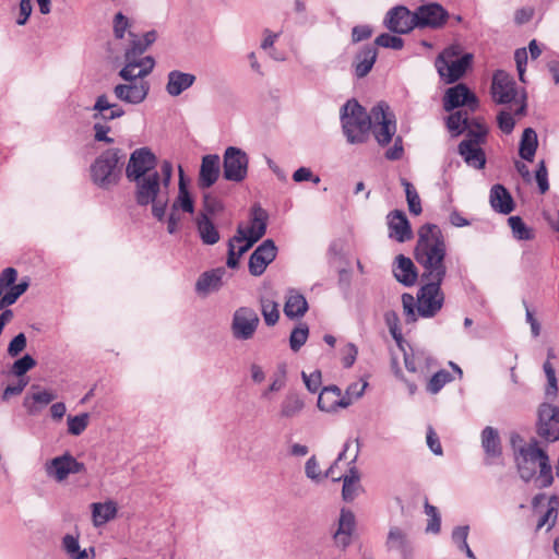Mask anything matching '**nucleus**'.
<instances>
[{"mask_svg":"<svg viewBox=\"0 0 559 559\" xmlns=\"http://www.w3.org/2000/svg\"><path fill=\"white\" fill-rule=\"evenodd\" d=\"M62 546L71 559H85L87 558V550L81 549L79 538L73 535L67 534L62 538Z\"/></svg>","mask_w":559,"mask_h":559,"instance_id":"de8ad7c7","label":"nucleus"},{"mask_svg":"<svg viewBox=\"0 0 559 559\" xmlns=\"http://www.w3.org/2000/svg\"><path fill=\"white\" fill-rule=\"evenodd\" d=\"M513 236L519 240H531L534 235L520 216H511L508 219Z\"/></svg>","mask_w":559,"mask_h":559,"instance_id":"09e8293b","label":"nucleus"},{"mask_svg":"<svg viewBox=\"0 0 559 559\" xmlns=\"http://www.w3.org/2000/svg\"><path fill=\"white\" fill-rule=\"evenodd\" d=\"M304 407V400L297 393L289 392L281 402L278 416L282 419H292L297 417Z\"/></svg>","mask_w":559,"mask_h":559,"instance_id":"f704fd0d","label":"nucleus"},{"mask_svg":"<svg viewBox=\"0 0 559 559\" xmlns=\"http://www.w3.org/2000/svg\"><path fill=\"white\" fill-rule=\"evenodd\" d=\"M481 447L489 457H498L501 454V444L498 431L487 426L481 431Z\"/></svg>","mask_w":559,"mask_h":559,"instance_id":"e433bc0d","label":"nucleus"},{"mask_svg":"<svg viewBox=\"0 0 559 559\" xmlns=\"http://www.w3.org/2000/svg\"><path fill=\"white\" fill-rule=\"evenodd\" d=\"M29 286V280L23 278L20 283L13 284L9 287V290L0 299V310L8 306L15 304V301L27 290Z\"/></svg>","mask_w":559,"mask_h":559,"instance_id":"c03bdc74","label":"nucleus"},{"mask_svg":"<svg viewBox=\"0 0 559 559\" xmlns=\"http://www.w3.org/2000/svg\"><path fill=\"white\" fill-rule=\"evenodd\" d=\"M155 37H133L128 40L123 53V68L131 69L132 73L139 70L153 71L155 61L151 56H143L146 49L154 43Z\"/></svg>","mask_w":559,"mask_h":559,"instance_id":"1a4fd4ad","label":"nucleus"},{"mask_svg":"<svg viewBox=\"0 0 559 559\" xmlns=\"http://www.w3.org/2000/svg\"><path fill=\"white\" fill-rule=\"evenodd\" d=\"M119 76L124 83H119L114 86V96L128 105H139L145 100L150 92V83L144 80L150 74V69L139 70L132 73L131 69L122 68L119 71Z\"/></svg>","mask_w":559,"mask_h":559,"instance_id":"423d86ee","label":"nucleus"},{"mask_svg":"<svg viewBox=\"0 0 559 559\" xmlns=\"http://www.w3.org/2000/svg\"><path fill=\"white\" fill-rule=\"evenodd\" d=\"M453 380L452 374L447 370L436 372L427 384V391L437 394L447 383Z\"/></svg>","mask_w":559,"mask_h":559,"instance_id":"6e6d98bb","label":"nucleus"},{"mask_svg":"<svg viewBox=\"0 0 559 559\" xmlns=\"http://www.w3.org/2000/svg\"><path fill=\"white\" fill-rule=\"evenodd\" d=\"M260 324L257 311L251 307H239L235 310L230 323V332L237 341L251 340Z\"/></svg>","mask_w":559,"mask_h":559,"instance_id":"9b49d317","label":"nucleus"},{"mask_svg":"<svg viewBox=\"0 0 559 559\" xmlns=\"http://www.w3.org/2000/svg\"><path fill=\"white\" fill-rule=\"evenodd\" d=\"M45 471L48 477L57 481H63L71 474H79L85 471V465L79 462L69 452L56 456L45 464Z\"/></svg>","mask_w":559,"mask_h":559,"instance_id":"2eb2a0df","label":"nucleus"},{"mask_svg":"<svg viewBox=\"0 0 559 559\" xmlns=\"http://www.w3.org/2000/svg\"><path fill=\"white\" fill-rule=\"evenodd\" d=\"M119 160V148H108L104 151L90 167L92 182L103 190H109L118 185L121 177Z\"/></svg>","mask_w":559,"mask_h":559,"instance_id":"0eeeda50","label":"nucleus"},{"mask_svg":"<svg viewBox=\"0 0 559 559\" xmlns=\"http://www.w3.org/2000/svg\"><path fill=\"white\" fill-rule=\"evenodd\" d=\"M535 178H536L540 193L547 192L549 189V182H548V171L546 168L545 160H540L538 163L537 169L535 171Z\"/></svg>","mask_w":559,"mask_h":559,"instance_id":"69168bd1","label":"nucleus"},{"mask_svg":"<svg viewBox=\"0 0 559 559\" xmlns=\"http://www.w3.org/2000/svg\"><path fill=\"white\" fill-rule=\"evenodd\" d=\"M308 335H309V329H308L307 324L300 323L298 326H296L292 331L290 337H289V345H290L292 350L298 352L301 348V346H304L305 343L307 342Z\"/></svg>","mask_w":559,"mask_h":559,"instance_id":"4d7b16f0","label":"nucleus"},{"mask_svg":"<svg viewBox=\"0 0 559 559\" xmlns=\"http://www.w3.org/2000/svg\"><path fill=\"white\" fill-rule=\"evenodd\" d=\"M537 433L548 442L559 440V406L549 402L539 405Z\"/></svg>","mask_w":559,"mask_h":559,"instance_id":"4468645a","label":"nucleus"},{"mask_svg":"<svg viewBox=\"0 0 559 559\" xmlns=\"http://www.w3.org/2000/svg\"><path fill=\"white\" fill-rule=\"evenodd\" d=\"M261 312L266 325L272 326L280 319L278 305L271 299H261Z\"/></svg>","mask_w":559,"mask_h":559,"instance_id":"603ef678","label":"nucleus"},{"mask_svg":"<svg viewBox=\"0 0 559 559\" xmlns=\"http://www.w3.org/2000/svg\"><path fill=\"white\" fill-rule=\"evenodd\" d=\"M267 213L259 205H254L251 210L250 226L245 228L247 238L254 237L259 229L262 228L266 233Z\"/></svg>","mask_w":559,"mask_h":559,"instance_id":"37998d69","label":"nucleus"},{"mask_svg":"<svg viewBox=\"0 0 559 559\" xmlns=\"http://www.w3.org/2000/svg\"><path fill=\"white\" fill-rule=\"evenodd\" d=\"M558 507H559V499L557 496H551L548 501V509L542 515L537 523V528H542L545 525H548V530H550L556 522L557 514H558Z\"/></svg>","mask_w":559,"mask_h":559,"instance_id":"8fccbe9b","label":"nucleus"},{"mask_svg":"<svg viewBox=\"0 0 559 559\" xmlns=\"http://www.w3.org/2000/svg\"><path fill=\"white\" fill-rule=\"evenodd\" d=\"M492 98L498 104H509L516 96V87L513 78L503 70H497L491 83Z\"/></svg>","mask_w":559,"mask_h":559,"instance_id":"6ab92c4d","label":"nucleus"},{"mask_svg":"<svg viewBox=\"0 0 559 559\" xmlns=\"http://www.w3.org/2000/svg\"><path fill=\"white\" fill-rule=\"evenodd\" d=\"M171 206L174 210H181L182 212L192 214L194 212V202L193 199L186 186L182 169L180 168V180H179V189L178 195L173 202Z\"/></svg>","mask_w":559,"mask_h":559,"instance_id":"ea45409f","label":"nucleus"},{"mask_svg":"<svg viewBox=\"0 0 559 559\" xmlns=\"http://www.w3.org/2000/svg\"><path fill=\"white\" fill-rule=\"evenodd\" d=\"M415 17L418 28H437L445 22L448 12L438 3H429L420 5L415 11Z\"/></svg>","mask_w":559,"mask_h":559,"instance_id":"412c9836","label":"nucleus"},{"mask_svg":"<svg viewBox=\"0 0 559 559\" xmlns=\"http://www.w3.org/2000/svg\"><path fill=\"white\" fill-rule=\"evenodd\" d=\"M457 152L467 166L475 169H481L485 167L486 155L480 146L474 145L471 141H462L459 144Z\"/></svg>","mask_w":559,"mask_h":559,"instance_id":"2f4dec72","label":"nucleus"},{"mask_svg":"<svg viewBox=\"0 0 559 559\" xmlns=\"http://www.w3.org/2000/svg\"><path fill=\"white\" fill-rule=\"evenodd\" d=\"M224 274V267H217L202 273L195 283V290L203 295L218 290L222 286V278Z\"/></svg>","mask_w":559,"mask_h":559,"instance_id":"473e14b6","label":"nucleus"},{"mask_svg":"<svg viewBox=\"0 0 559 559\" xmlns=\"http://www.w3.org/2000/svg\"><path fill=\"white\" fill-rule=\"evenodd\" d=\"M414 255L421 267L420 278H445L447 243L438 225L427 223L419 228Z\"/></svg>","mask_w":559,"mask_h":559,"instance_id":"f03ea898","label":"nucleus"},{"mask_svg":"<svg viewBox=\"0 0 559 559\" xmlns=\"http://www.w3.org/2000/svg\"><path fill=\"white\" fill-rule=\"evenodd\" d=\"M471 121L467 111L457 110L447 118V127L453 136H457L469 128Z\"/></svg>","mask_w":559,"mask_h":559,"instance_id":"79ce46f5","label":"nucleus"},{"mask_svg":"<svg viewBox=\"0 0 559 559\" xmlns=\"http://www.w3.org/2000/svg\"><path fill=\"white\" fill-rule=\"evenodd\" d=\"M462 106L474 112L478 108V99L465 84L459 83L447 90L443 108L445 111H452Z\"/></svg>","mask_w":559,"mask_h":559,"instance_id":"dca6fc26","label":"nucleus"},{"mask_svg":"<svg viewBox=\"0 0 559 559\" xmlns=\"http://www.w3.org/2000/svg\"><path fill=\"white\" fill-rule=\"evenodd\" d=\"M537 146L538 140L535 130L532 128L524 129L520 141L519 155L523 159L532 162L534 159Z\"/></svg>","mask_w":559,"mask_h":559,"instance_id":"c9c22d12","label":"nucleus"},{"mask_svg":"<svg viewBox=\"0 0 559 559\" xmlns=\"http://www.w3.org/2000/svg\"><path fill=\"white\" fill-rule=\"evenodd\" d=\"M466 138L463 141H471L474 145L480 146L486 141L487 128L474 120L471 121V126L466 129Z\"/></svg>","mask_w":559,"mask_h":559,"instance_id":"3c124183","label":"nucleus"},{"mask_svg":"<svg viewBox=\"0 0 559 559\" xmlns=\"http://www.w3.org/2000/svg\"><path fill=\"white\" fill-rule=\"evenodd\" d=\"M377 56L378 51L374 44L362 46L356 52L352 63L355 75L359 79L366 76L371 71L377 60Z\"/></svg>","mask_w":559,"mask_h":559,"instance_id":"a878e982","label":"nucleus"},{"mask_svg":"<svg viewBox=\"0 0 559 559\" xmlns=\"http://www.w3.org/2000/svg\"><path fill=\"white\" fill-rule=\"evenodd\" d=\"M36 366V360L28 354L16 359L12 367L11 373L15 377L23 378V376Z\"/></svg>","mask_w":559,"mask_h":559,"instance_id":"13d9d810","label":"nucleus"},{"mask_svg":"<svg viewBox=\"0 0 559 559\" xmlns=\"http://www.w3.org/2000/svg\"><path fill=\"white\" fill-rule=\"evenodd\" d=\"M302 380L307 390L311 393H316L319 391L321 386V371L314 370L310 374H307L305 371L301 372Z\"/></svg>","mask_w":559,"mask_h":559,"instance_id":"0e129e2a","label":"nucleus"},{"mask_svg":"<svg viewBox=\"0 0 559 559\" xmlns=\"http://www.w3.org/2000/svg\"><path fill=\"white\" fill-rule=\"evenodd\" d=\"M27 340L24 333L15 335L8 346V355L10 357H17L26 347Z\"/></svg>","mask_w":559,"mask_h":559,"instance_id":"e2e57ef3","label":"nucleus"},{"mask_svg":"<svg viewBox=\"0 0 559 559\" xmlns=\"http://www.w3.org/2000/svg\"><path fill=\"white\" fill-rule=\"evenodd\" d=\"M472 59V53L466 52L461 56V47L452 45L438 57L436 67L440 76L451 84L464 75Z\"/></svg>","mask_w":559,"mask_h":559,"instance_id":"6e6552de","label":"nucleus"},{"mask_svg":"<svg viewBox=\"0 0 559 559\" xmlns=\"http://www.w3.org/2000/svg\"><path fill=\"white\" fill-rule=\"evenodd\" d=\"M393 275L395 280L404 286H413L418 278V272L415 264L409 258L403 254H399L395 258Z\"/></svg>","mask_w":559,"mask_h":559,"instance_id":"bb28decb","label":"nucleus"},{"mask_svg":"<svg viewBox=\"0 0 559 559\" xmlns=\"http://www.w3.org/2000/svg\"><path fill=\"white\" fill-rule=\"evenodd\" d=\"M197 78L192 73L173 70L167 74L166 92L173 96H179L181 93L190 88Z\"/></svg>","mask_w":559,"mask_h":559,"instance_id":"c756f323","label":"nucleus"},{"mask_svg":"<svg viewBox=\"0 0 559 559\" xmlns=\"http://www.w3.org/2000/svg\"><path fill=\"white\" fill-rule=\"evenodd\" d=\"M384 24L391 32L400 35H405L417 27L415 12L412 13L404 5H396L389 10Z\"/></svg>","mask_w":559,"mask_h":559,"instance_id":"f3484780","label":"nucleus"},{"mask_svg":"<svg viewBox=\"0 0 559 559\" xmlns=\"http://www.w3.org/2000/svg\"><path fill=\"white\" fill-rule=\"evenodd\" d=\"M90 415L87 413H82L76 416L69 415L67 418L68 421V432L72 436H80L88 426Z\"/></svg>","mask_w":559,"mask_h":559,"instance_id":"864d4df0","label":"nucleus"},{"mask_svg":"<svg viewBox=\"0 0 559 559\" xmlns=\"http://www.w3.org/2000/svg\"><path fill=\"white\" fill-rule=\"evenodd\" d=\"M522 438L519 435L511 437L514 450V460L520 477L528 483L534 479L536 488H547L554 483L551 465L547 453L539 449L536 441L519 445Z\"/></svg>","mask_w":559,"mask_h":559,"instance_id":"7ed1b4c3","label":"nucleus"},{"mask_svg":"<svg viewBox=\"0 0 559 559\" xmlns=\"http://www.w3.org/2000/svg\"><path fill=\"white\" fill-rule=\"evenodd\" d=\"M38 389V385H33L32 390L37 391L27 393L24 399L23 405L29 415L38 414L45 406L56 399V394L53 392Z\"/></svg>","mask_w":559,"mask_h":559,"instance_id":"7c9ffc66","label":"nucleus"},{"mask_svg":"<svg viewBox=\"0 0 559 559\" xmlns=\"http://www.w3.org/2000/svg\"><path fill=\"white\" fill-rule=\"evenodd\" d=\"M372 133L380 145H386L391 142L396 132V122L393 114L389 111V106L379 104L372 108Z\"/></svg>","mask_w":559,"mask_h":559,"instance_id":"f8f14e48","label":"nucleus"},{"mask_svg":"<svg viewBox=\"0 0 559 559\" xmlns=\"http://www.w3.org/2000/svg\"><path fill=\"white\" fill-rule=\"evenodd\" d=\"M355 527V514L350 510L343 508L340 512L337 528L333 534L335 545L342 549L348 547L352 543Z\"/></svg>","mask_w":559,"mask_h":559,"instance_id":"5701e85b","label":"nucleus"},{"mask_svg":"<svg viewBox=\"0 0 559 559\" xmlns=\"http://www.w3.org/2000/svg\"><path fill=\"white\" fill-rule=\"evenodd\" d=\"M278 38L280 37H265L261 44V48L266 51L274 60L282 61L286 59L287 53L285 50H278L275 47Z\"/></svg>","mask_w":559,"mask_h":559,"instance_id":"052dcab7","label":"nucleus"},{"mask_svg":"<svg viewBox=\"0 0 559 559\" xmlns=\"http://www.w3.org/2000/svg\"><path fill=\"white\" fill-rule=\"evenodd\" d=\"M195 225L200 239L204 245L212 246L218 242L219 233L206 213H200L197 216Z\"/></svg>","mask_w":559,"mask_h":559,"instance_id":"72a5a7b5","label":"nucleus"},{"mask_svg":"<svg viewBox=\"0 0 559 559\" xmlns=\"http://www.w3.org/2000/svg\"><path fill=\"white\" fill-rule=\"evenodd\" d=\"M385 547L389 551H395L401 559H415V547L406 531L399 526H391Z\"/></svg>","mask_w":559,"mask_h":559,"instance_id":"a211bd4d","label":"nucleus"},{"mask_svg":"<svg viewBox=\"0 0 559 559\" xmlns=\"http://www.w3.org/2000/svg\"><path fill=\"white\" fill-rule=\"evenodd\" d=\"M305 474L312 481L319 483L323 479L319 462L314 455L309 457L305 464Z\"/></svg>","mask_w":559,"mask_h":559,"instance_id":"680f3d73","label":"nucleus"},{"mask_svg":"<svg viewBox=\"0 0 559 559\" xmlns=\"http://www.w3.org/2000/svg\"><path fill=\"white\" fill-rule=\"evenodd\" d=\"M224 209L223 203L215 197L210 194L204 195L203 201V211L201 213H206V215H215L222 212Z\"/></svg>","mask_w":559,"mask_h":559,"instance_id":"338daca9","label":"nucleus"},{"mask_svg":"<svg viewBox=\"0 0 559 559\" xmlns=\"http://www.w3.org/2000/svg\"><path fill=\"white\" fill-rule=\"evenodd\" d=\"M156 171H158L157 158L148 147H140L131 153L126 168V176L129 181Z\"/></svg>","mask_w":559,"mask_h":559,"instance_id":"ddd939ff","label":"nucleus"},{"mask_svg":"<svg viewBox=\"0 0 559 559\" xmlns=\"http://www.w3.org/2000/svg\"><path fill=\"white\" fill-rule=\"evenodd\" d=\"M221 174V158L217 154H207L202 157L198 186L200 189L211 188Z\"/></svg>","mask_w":559,"mask_h":559,"instance_id":"b1692460","label":"nucleus"},{"mask_svg":"<svg viewBox=\"0 0 559 559\" xmlns=\"http://www.w3.org/2000/svg\"><path fill=\"white\" fill-rule=\"evenodd\" d=\"M401 183L405 189L406 201L408 204V210L414 215H419L423 211L420 198L415 189V187L405 178L401 179Z\"/></svg>","mask_w":559,"mask_h":559,"instance_id":"49530a36","label":"nucleus"},{"mask_svg":"<svg viewBox=\"0 0 559 559\" xmlns=\"http://www.w3.org/2000/svg\"><path fill=\"white\" fill-rule=\"evenodd\" d=\"M27 383L28 380L26 378H19V381L15 384L7 385L2 393V400L8 401L12 396L20 395Z\"/></svg>","mask_w":559,"mask_h":559,"instance_id":"774afa93","label":"nucleus"},{"mask_svg":"<svg viewBox=\"0 0 559 559\" xmlns=\"http://www.w3.org/2000/svg\"><path fill=\"white\" fill-rule=\"evenodd\" d=\"M263 236L264 230L260 228L259 233L254 237L247 238L245 227L238 226L236 235L229 241H234L238 257H242V254H245Z\"/></svg>","mask_w":559,"mask_h":559,"instance_id":"4c0bfd02","label":"nucleus"},{"mask_svg":"<svg viewBox=\"0 0 559 559\" xmlns=\"http://www.w3.org/2000/svg\"><path fill=\"white\" fill-rule=\"evenodd\" d=\"M416 300L413 295H402V306L406 323H414L417 317L430 319L438 314L444 305V293L441 289L444 280L420 278Z\"/></svg>","mask_w":559,"mask_h":559,"instance_id":"20e7f679","label":"nucleus"},{"mask_svg":"<svg viewBox=\"0 0 559 559\" xmlns=\"http://www.w3.org/2000/svg\"><path fill=\"white\" fill-rule=\"evenodd\" d=\"M318 408L322 412L332 413L338 408H346L352 405L348 396H342V391L336 385L325 386L318 397Z\"/></svg>","mask_w":559,"mask_h":559,"instance_id":"4be33fe9","label":"nucleus"},{"mask_svg":"<svg viewBox=\"0 0 559 559\" xmlns=\"http://www.w3.org/2000/svg\"><path fill=\"white\" fill-rule=\"evenodd\" d=\"M173 164L163 160L159 171L131 180L134 183V200L139 206L151 205L152 216L157 222H165L169 206V185L173 177Z\"/></svg>","mask_w":559,"mask_h":559,"instance_id":"f257e3e1","label":"nucleus"},{"mask_svg":"<svg viewBox=\"0 0 559 559\" xmlns=\"http://www.w3.org/2000/svg\"><path fill=\"white\" fill-rule=\"evenodd\" d=\"M92 110L95 111L93 115L94 119H102L104 121H111L124 116L126 110L122 106L109 102L107 95L102 94L97 96Z\"/></svg>","mask_w":559,"mask_h":559,"instance_id":"cd10ccee","label":"nucleus"},{"mask_svg":"<svg viewBox=\"0 0 559 559\" xmlns=\"http://www.w3.org/2000/svg\"><path fill=\"white\" fill-rule=\"evenodd\" d=\"M341 122L350 144L364 143L371 130L372 112L368 115L356 99H349L341 108Z\"/></svg>","mask_w":559,"mask_h":559,"instance_id":"39448f33","label":"nucleus"},{"mask_svg":"<svg viewBox=\"0 0 559 559\" xmlns=\"http://www.w3.org/2000/svg\"><path fill=\"white\" fill-rule=\"evenodd\" d=\"M489 202L492 210L497 213L507 215L514 210V201L511 193L500 183L491 187Z\"/></svg>","mask_w":559,"mask_h":559,"instance_id":"c85d7f7f","label":"nucleus"},{"mask_svg":"<svg viewBox=\"0 0 559 559\" xmlns=\"http://www.w3.org/2000/svg\"><path fill=\"white\" fill-rule=\"evenodd\" d=\"M389 236L399 242H405L413 237L411 224L403 211L394 210L388 214Z\"/></svg>","mask_w":559,"mask_h":559,"instance_id":"393cba45","label":"nucleus"},{"mask_svg":"<svg viewBox=\"0 0 559 559\" xmlns=\"http://www.w3.org/2000/svg\"><path fill=\"white\" fill-rule=\"evenodd\" d=\"M425 513L428 516L427 533L438 534L441 530V516L438 509L428 501L425 503Z\"/></svg>","mask_w":559,"mask_h":559,"instance_id":"5fc2aeb1","label":"nucleus"},{"mask_svg":"<svg viewBox=\"0 0 559 559\" xmlns=\"http://www.w3.org/2000/svg\"><path fill=\"white\" fill-rule=\"evenodd\" d=\"M468 533V525L456 526L452 531V540L469 559H477L467 544Z\"/></svg>","mask_w":559,"mask_h":559,"instance_id":"a18cd8bd","label":"nucleus"},{"mask_svg":"<svg viewBox=\"0 0 559 559\" xmlns=\"http://www.w3.org/2000/svg\"><path fill=\"white\" fill-rule=\"evenodd\" d=\"M277 248L272 239L264 240L250 255L249 272L253 276L264 273L266 266L276 258Z\"/></svg>","mask_w":559,"mask_h":559,"instance_id":"aec40b11","label":"nucleus"},{"mask_svg":"<svg viewBox=\"0 0 559 559\" xmlns=\"http://www.w3.org/2000/svg\"><path fill=\"white\" fill-rule=\"evenodd\" d=\"M307 310L308 302L306 298L301 294L292 292L284 306L286 317L290 319L299 318L302 317Z\"/></svg>","mask_w":559,"mask_h":559,"instance_id":"58836bf2","label":"nucleus"},{"mask_svg":"<svg viewBox=\"0 0 559 559\" xmlns=\"http://www.w3.org/2000/svg\"><path fill=\"white\" fill-rule=\"evenodd\" d=\"M384 321L392 337L400 343L402 341V331L399 314L394 310H389L384 313Z\"/></svg>","mask_w":559,"mask_h":559,"instance_id":"bf43d9fd","label":"nucleus"},{"mask_svg":"<svg viewBox=\"0 0 559 559\" xmlns=\"http://www.w3.org/2000/svg\"><path fill=\"white\" fill-rule=\"evenodd\" d=\"M92 507L93 521L96 526L103 525L116 516L117 507L112 501L105 503H93Z\"/></svg>","mask_w":559,"mask_h":559,"instance_id":"a19ab883","label":"nucleus"},{"mask_svg":"<svg viewBox=\"0 0 559 559\" xmlns=\"http://www.w3.org/2000/svg\"><path fill=\"white\" fill-rule=\"evenodd\" d=\"M249 156L236 146L226 147L223 154L224 179L233 182H242L248 176Z\"/></svg>","mask_w":559,"mask_h":559,"instance_id":"9d476101","label":"nucleus"}]
</instances>
